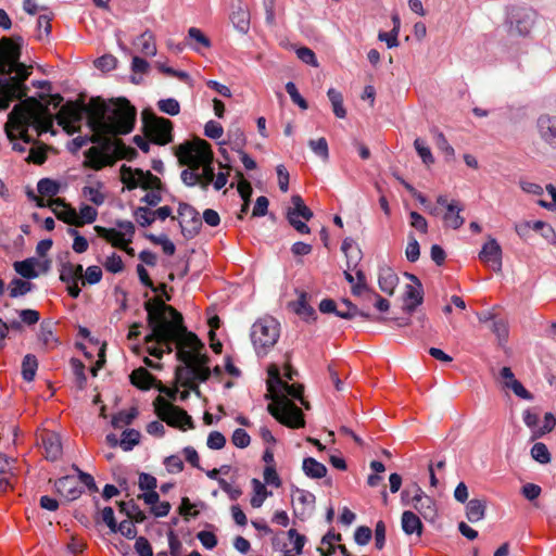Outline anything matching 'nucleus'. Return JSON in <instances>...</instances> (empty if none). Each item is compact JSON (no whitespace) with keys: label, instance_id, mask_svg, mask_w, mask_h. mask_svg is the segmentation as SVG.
Wrapping results in <instances>:
<instances>
[{"label":"nucleus","instance_id":"f257e3e1","mask_svg":"<svg viewBox=\"0 0 556 556\" xmlns=\"http://www.w3.org/2000/svg\"><path fill=\"white\" fill-rule=\"evenodd\" d=\"M144 308L151 328V333L146 338L149 354L161 358L164 353H172L176 348L177 358L182 363L176 369V379L200 396L198 382H204L211 376L207 366L210 358L202 353L204 344L194 333L187 331L181 314L164 301L149 300Z\"/></svg>","mask_w":556,"mask_h":556},{"label":"nucleus","instance_id":"f03ea898","mask_svg":"<svg viewBox=\"0 0 556 556\" xmlns=\"http://www.w3.org/2000/svg\"><path fill=\"white\" fill-rule=\"evenodd\" d=\"M21 38L18 41L3 37L0 40V111L7 110L14 100L26 97L25 80L31 74V66H26L21 59Z\"/></svg>","mask_w":556,"mask_h":556},{"label":"nucleus","instance_id":"7ed1b4c3","mask_svg":"<svg viewBox=\"0 0 556 556\" xmlns=\"http://www.w3.org/2000/svg\"><path fill=\"white\" fill-rule=\"evenodd\" d=\"M268 374V397H270L273 402L268 404L267 410L276 420L289 428H303L305 426L304 415L301 408L289 399L299 400L301 404L308 409L309 405L303 399V386L289 384L283 381L277 368L269 369Z\"/></svg>","mask_w":556,"mask_h":556},{"label":"nucleus","instance_id":"20e7f679","mask_svg":"<svg viewBox=\"0 0 556 556\" xmlns=\"http://www.w3.org/2000/svg\"><path fill=\"white\" fill-rule=\"evenodd\" d=\"M136 117V108L125 98L92 101L89 110V125L99 135H127L132 131Z\"/></svg>","mask_w":556,"mask_h":556},{"label":"nucleus","instance_id":"39448f33","mask_svg":"<svg viewBox=\"0 0 556 556\" xmlns=\"http://www.w3.org/2000/svg\"><path fill=\"white\" fill-rule=\"evenodd\" d=\"M54 116L48 105H43L33 99H27L16 104L9 114L5 124V134L10 141L16 140L14 130L20 132V138L26 144L33 143L34 139L28 134L29 128L35 129L38 135L48 132L53 127Z\"/></svg>","mask_w":556,"mask_h":556},{"label":"nucleus","instance_id":"423d86ee","mask_svg":"<svg viewBox=\"0 0 556 556\" xmlns=\"http://www.w3.org/2000/svg\"><path fill=\"white\" fill-rule=\"evenodd\" d=\"M176 155L180 164L195 166L200 176V188L207 190L215 177L210 143L199 138L181 143L177 147Z\"/></svg>","mask_w":556,"mask_h":556},{"label":"nucleus","instance_id":"0eeeda50","mask_svg":"<svg viewBox=\"0 0 556 556\" xmlns=\"http://www.w3.org/2000/svg\"><path fill=\"white\" fill-rule=\"evenodd\" d=\"M121 180L129 190L138 187L146 190L150 189L151 191L141 199V201L148 205L156 206L161 202L162 197L160 192L155 191V189L160 188L161 180L149 170L143 172L139 168L134 169L129 166L123 165L121 167Z\"/></svg>","mask_w":556,"mask_h":556},{"label":"nucleus","instance_id":"6e6552de","mask_svg":"<svg viewBox=\"0 0 556 556\" xmlns=\"http://www.w3.org/2000/svg\"><path fill=\"white\" fill-rule=\"evenodd\" d=\"M279 323L269 316L260 318L252 326L251 340L258 356H264L277 343Z\"/></svg>","mask_w":556,"mask_h":556},{"label":"nucleus","instance_id":"1a4fd4ad","mask_svg":"<svg viewBox=\"0 0 556 556\" xmlns=\"http://www.w3.org/2000/svg\"><path fill=\"white\" fill-rule=\"evenodd\" d=\"M143 132L155 144L166 146L173 141V123L149 111L142 112Z\"/></svg>","mask_w":556,"mask_h":556},{"label":"nucleus","instance_id":"9d476101","mask_svg":"<svg viewBox=\"0 0 556 556\" xmlns=\"http://www.w3.org/2000/svg\"><path fill=\"white\" fill-rule=\"evenodd\" d=\"M116 228H105L96 226L94 230L98 236L115 248H125L131 243L135 235V225L130 220L117 219L115 222Z\"/></svg>","mask_w":556,"mask_h":556},{"label":"nucleus","instance_id":"9b49d317","mask_svg":"<svg viewBox=\"0 0 556 556\" xmlns=\"http://www.w3.org/2000/svg\"><path fill=\"white\" fill-rule=\"evenodd\" d=\"M155 410L157 416L170 427H178L180 429L193 427L192 418L186 410L162 397L156 399Z\"/></svg>","mask_w":556,"mask_h":556},{"label":"nucleus","instance_id":"f8f14e48","mask_svg":"<svg viewBox=\"0 0 556 556\" xmlns=\"http://www.w3.org/2000/svg\"><path fill=\"white\" fill-rule=\"evenodd\" d=\"M412 501H408L410 490L406 489L402 492L403 504H412V506L426 519L433 520L437 516V508L434 501L425 494V492L418 486H413Z\"/></svg>","mask_w":556,"mask_h":556},{"label":"nucleus","instance_id":"ddd939ff","mask_svg":"<svg viewBox=\"0 0 556 556\" xmlns=\"http://www.w3.org/2000/svg\"><path fill=\"white\" fill-rule=\"evenodd\" d=\"M291 203L292 207L288 210L287 214L288 222L298 232L302 235L309 233V227L304 222L300 220V217L305 220H309L313 217V212L305 205L303 199L299 194L292 195Z\"/></svg>","mask_w":556,"mask_h":556},{"label":"nucleus","instance_id":"4468645a","mask_svg":"<svg viewBox=\"0 0 556 556\" xmlns=\"http://www.w3.org/2000/svg\"><path fill=\"white\" fill-rule=\"evenodd\" d=\"M536 13L530 8L515 7L508 12L507 20L510 24V30L520 36H526L530 33Z\"/></svg>","mask_w":556,"mask_h":556},{"label":"nucleus","instance_id":"2eb2a0df","mask_svg":"<svg viewBox=\"0 0 556 556\" xmlns=\"http://www.w3.org/2000/svg\"><path fill=\"white\" fill-rule=\"evenodd\" d=\"M178 214L181 217L180 227L185 237L192 238L201 229L202 219L198 211L187 203H180Z\"/></svg>","mask_w":556,"mask_h":556},{"label":"nucleus","instance_id":"dca6fc26","mask_svg":"<svg viewBox=\"0 0 556 556\" xmlns=\"http://www.w3.org/2000/svg\"><path fill=\"white\" fill-rule=\"evenodd\" d=\"M112 142H108L104 147H92L86 153V163L94 170H100L105 166L114 164L115 157L111 153Z\"/></svg>","mask_w":556,"mask_h":556},{"label":"nucleus","instance_id":"f3484780","mask_svg":"<svg viewBox=\"0 0 556 556\" xmlns=\"http://www.w3.org/2000/svg\"><path fill=\"white\" fill-rule=\"evenodd\" d=\"M479 258L494 271L502 268V248L494 238H490L482 247Z\"/></svg>","mask_w":556,"mask_h":556},{"label":"nucleus","instance_id":"a211bd4d","mask_svg":"<svg viewBox=\"0 0 556 556\" xmlns=\"http://www.w3.org/2000/svg\"><path fill=\"white\" fill-rule=\"evenodd\" d=\"M39 440L43 448L45 457L48 460L54 462L62 455L61 438L58 433L52 431H43Z\"/></svg>","mask_w":556,"mask_h":556},{"label":"nucleus","instance_id":"6ab92c4d","mask_svg":"<svg viewBox=\"0 0 556 556\" xmlns=\"http://www.w3.org/2000/svg\"><path fill=\"white\" fill-rule=\"evenodd\" d=\"M536 127L541 139L553 149H556V116L541 115L538 118Z\"/></svg>","mask_w":556,"mask_h":556},{"label":"nucleus","instance_id":"aec40b11","mask_svg":"<svg viewBox=\"0 0 556 556\" xmlns=\"http://www.w3.org/2000/svg\"><path fill=\"white\" fill-rule=\"evenodd\" d=\"M233 27L241 34H247L250 29V12L241 0L231 4L229 15Z\"/></svg>","mask_w":556,"mask_h":556},{"label":"nucleus","instance_id":"412c9836","mask_svg":"<svg viewBox=\"0 0 556 556\" xmlns=\"http://www.w3.org/2000/svg\"><path fill=\"white\" fill-rule=\"evenodd\" d=\"M51 205H62L61 210L53 208V213L60 220L68 225H74L76 227L83 226V223L79 220L78 213L76 212V210L66 204L63 199L56 198L51 200Z\"/></svg>","mask_w":556,"mask_h":556},{"label":"nucleus","instance_id":"4be33fe9","mask_svg":"<svg viewBox=\"0 0 556 556\" xmlns=\"http://www.w3.org/2000/svg\"><path fill=\"white\" fill-rule=\"evenodd\" d=\"M341 250L346 257V267L349 270L356 269L362 260V251L352 238H345Z\"/></svg>","mask_w":556,"mask_h":556},{"label":"nucleus","instance_id":"5701e85b","mask_svg":"<svg viewBox=\"0 0 556 556\" xmlns=\"http://www.w3.org/2000/svg\"><path fill=\"white\" fill-rule=\"evenodd\" d=\"M462 211L463 206L459 204L458 201L453 200L452 202H450L446 212L443 215V220L445 225L453 229L460 228L465 223V218L460 216Z\"/></svg>","mask_w":556,"mask_h":556},{"label":"nucleus","instance_id":"b1692460","mask_svg":"<svg viewBox=\"0 0 556 556\" xmlns=\"http://www.w3.org/2000/svg\"><path fill=\"white\" fill-rule=\"evenodd\" d=\"M137 50L146 56H154L156 54L155 36L151 30L143 31L134 41Z\"/></svg>","mask_w":556,"mask_h":556},{"label":"nucleus","instance_id":"393cba45","mask_svg":"<svg viewBox=\"0 0 556 556\" xmlns=\"http://www.w3.org/2000/svg\"><path fill=\"white\" fill-rule=\"evenodd\" d=\"M401 523H402V530L404 531L405 534H407V535L417 534L418 536L421 535L422 523H421L420 518L415 513H413L410 510H405L402 514Z\"/></svg>","mask_w":556,"mask_h":556},{"label":"nucleus","instance_id":"a878e982","mask_svg":"<svg viewBox=\"0 0 556 556\" xmlns=\"http://www.w3.org/2000/svg\"><path fill=\"white\" fill-rule=\"evenodd\" d=\"M378 283L382 292L391 295L399 283V277L391 268L382 267L379 270Z\"/></svg>","mask_w":556,"mask_h":556},{"label":"nucleus","instance_id":"bb28decb","mask_svg":"<svg viewBox=\"0 0 556 556\" xmlns=\"http://www.w3.org/2000/svg\"><path fill=\"white\" fill-rule=\"evenodd\" d=\"M83 278V266L80 264H73L64 262L60 268V279L62 282H79Z\"/></svg>","mask_w":556,"mask_h":556},{"label":"nucleus","instance_id":"cd10ccee","mask_svg":"<svg viewBox=\"0 0 556 556\" xmlns=\"http://www.w3.org/2000/svg\"><path fill=\"white\" fill-rule=\"evenodd\" d=\"M336 315L344 319H352L356 316H359L364 319L375 320V318L368 312L358 309L357 306L349 300L343 301L342 307L336 311Z\"/></svg>","mask_w":556,"mask_h":556},{"label":"nucleus","instance_id":"c85d7f7f","mask_svg":"<svg viewBox=\"0 0 556 556\" xmlns=\"http://www.w3.org/2000/svg\"><path fill=\"white\" fill-rule=\"evenodd\" d=\"M188 40H189L190 48L197 52H201L202 49H208L212 46L210 38L206 37L197 27L189 28Z\"/></svg>","mask_w":556,"mask_h":556},{"label":"nucleus","instance_id":"c756f323","mask_svg":"<svg viewBox=\"0 0 556 556\" xmlns=\"http://www.w3.org/2000/svg\"><path fill=\"white\" fill-rule=\"evenodd\" d=\"M486 503L483 500L472 498L467 503L466 516L470 522H477L484 518Z\"/></svg>","mask_w":556,"mask_h":556},{"label":"nucleus","instance_id":"7c9ffc66","mask_svg":"<svg viewBox=\"0 0 556 556\" xmlns=\"http://www.w3.org/2000/svg\"><path fill=\"white\" fill-rule=\"evenodd\" d=\"M302 469L304 473L312 479H320L327 475L326 466L313 457L303 459Z\"/></svg>","mask_w":556,"mask_h":556},{"label":"nucleus","instance_id":"2f4dec72","mask_svg":"<svg viewBox=\"0 0 556 556\" xmlns=\"http://www.w3.org/2000/svg\"><path fill=\"white\" fill-rule=\"evenodd\" d=\"M38 261L35 257H29L24 261H17L13 264L14 270L26 279H34L38 277L36 266Z\"/></svg>","mask_w":556,"mask_h":556},{"label":"nucleus","instance_id":"473e14b6","mask_svg":"<svg viewBox=\"0 0 556 556\" xmlns=\"http://www.w3.org/2000/svg\"><path fill=\"white\" fill-rule=\"evenodd\" d=\"M103 184L97 181L94 185L85 186L81 190L83 197L97 206H100L105 201V194L102 192Z\"/></svg>","mask_w":556,"mask_h":556},{"label":"nucleus","instance_id":"72a5a7b5","mask_svg":"<svg viewBox=\"0 0 556 556\" xmlns=\"http://www.w3.org/2000/svg\"><path fill=\"white\" fill-rule=\"evenodd\" d=\"M134 386L142 390H149L154 382V377L143 367L135 369L130 375Z\"/></svg>","mask_w":556,"mask_h":556},{"label":"nucleus","instance_id":"f704fd0d","mask_svg":"<svg viewBox=\"0 0 556 556\" xmlns=\"http://www.w3.org/2000/svg\"><path fill=\"white\" fill-rule=\"evenodd\" d=\"M55 488L59 492L66 493L65 496L70 501L76 500L81 494V490L75 485V481L71 477L60 478L55 482Z\"/></svg>","mask_w":556,"mask_h":556},{"label":"nucleus","instance_id":"c9c22d12","mask_svg":"<svg viewBox=\"0 0 556 556\" xmlns=\"http://www.w3.org/2000/svg\"><path fill=\"white\" fill-rule=\"evenodd\" d=\"M39 340L47 350H52L59 345V339L54 336L50 323H41L39 331Z\"/></svg>","mask_w":556,"mask_h":556},{"label":"nucleus","instance_id":"e433bc0d","mask_svg":"<svg viewBox=\"0 0 556 556\" xmlns=\"http://www.w3.org/2000/svg\"><path fill=\"white\" fill-rule=\"evenodd\" d=\"M291 306L294 313L305 320L315 316V309L306 302L305 293H302L295 302L291 303Z\"/></svg>","mask_w":556,"mask_h":556},{"label":"nucleus","instance_id":"4c0bfd02","mask_svg":"<svg viewBox=\"0 0 556 556\" xmlns=\"http://www.w3.org/2000/svg\"><path fill=\"white\" fill-rule=\"evenodd\" d=\"M327 96L331 102L334 115L338 118H344L346 116V110L343 106L342 93L334 88H330L327 92Z\"/></svg>","mask_w":556,"mask_h":556},{"label":"nucleus","instance_id":"58836bf2","mask_svg":"<svg viewBox=\"0 0 556 556\" xmlns=\"http://www.w3.org/2000/svg\"><path fill=\"white\" fill-rule=\"evenodd\" d=\"M112 148L114 154L118 159L131 161L136 159L138 155V152L135 148L125 144L121 139H115L114 141H112Z\"/></svg>","mask_w":556,"mask_h":556},{"label":"nucleus","instance_id":"ea45409f","mask_svg":"<svg viewBox=\"0 0 556 556\" xmlns=\"http://www.w3.org/2000/svg\"><path fill=\"white\" fill-rule=\"evenodd\" d=\"M80 113L71 104L63 105L58 114L60 125L67 127L68 124L79 121Z\"/></svg>","mask_w":556,"mask_h":556},{"label":"nucleus","instance_id":"a19ab883","mask_svg":"<svg viewBox=\"0 0 556 556\" xmlns=\"http://www.w3.org/2000/svg\"><path fill=\"white\" fill-rule=\"evenodd\" d=\"M140 432L135 429H126L122 433V439L119 440V446L125 452L131 451L140 441Z\"/></svg>","mask_w":556,"mask_h":556},{"label":"nucleus","instance_id":"79ce46f5","mask_svg":"<svg viewBox=\"0 0 556 556\" xmlns=\"http://www.w3.org/2000/svg\"><path fill=\"white\" fill-rule=\"evenodd\" d=\"M422 302L420 287L407 285L405 291V305L408 311H414Z\"/></svg>","mask_w":556,"mask_h":556},{"label":"nucleus","instance_id":"37998d69","mask_svg":"<svg viewBox=\"0 0 556 556\" xmlns=\"http://www.w3.org/2000/svg\"><path fill=\"white\" fill-rule=\"evenodd\" d=\"M37 368H38L37 358L31 354H27L24 357L23 363H22L23 379L27 382L33 381L35 378Z\"/></svg>","mask_w":556,"mask_h":556},{"label":"nucleus","instance_id":"c03bdc74","mask_svg":"<svg viewBox=\"0 0 556 556\" xmlns=\"http://www.w3.org/2000/svg\"><path fill=\"white\" fill-rule=\"evenodd\" d=\"M252 486L254 496L251 498V505L254 508H258L263 505L265 498L271 493L267 492L265 484L257 479L252 480Z\"/></svg>","mask_w":556,"mask_h":556},{"label":"nucleus","instance_id":"a18cd8bd","mask_svg":"<svg viewBox=\"0 0 556 556\" xmlns=\"http://www.w3.org/2000/svg\"><path fill=\"white\" fill-rule=\"evenodd\" d=\"M37 190L43 197H54L60 192V185L50 178H42L37 184Z\"/></svg>","mask_w":556,"mask_h":556},{"label":"nucleus","instance_id":"49530a36","mask_svg":"<svg viewBox=\"0 0 556 556\" xmlns=\"http://www.w3.org/2000/svg\"><path fill=\"white\" fill-rule=\"evenodd\" d=\"M33 288V283L18 278H14L10 283V296L18 298L25 295Z\"/></svg>","mask_w":556,"mask_h":556},{"label":"nucleus","instance_id":"de8ad7c7","mask_svg":"<svg viewBox=\"0 0 556 556\" xmlns=\"http://www.w3.org/2000/svg\"><path fill=\"white\" fill-rule=\"evenodd\" d=\"M530 453L532 458L540 464H548L551 462V453L547 446L542 442L533 444Z\"/></svg>","mask_w":556,"mask_h":556},{"label":"nucleus","instance_id":"09e8293b","mask_svg":"<svg viewBox=\"0 0 556 556\" xmlns=\"http://www.w3.org/2000/svg\"><path fill=\"white\" fill-rule=\"evenodd\" d=\"M136 416L137 410L135 408L131 410H122L113 416L111 424L114 428H122L123 426L130 425Z\"/></svg>","mask_w":556,"mask_h":556},{"label":"nucleus","instance_id":"8fccbe9b","mask_svg":"<svg viewBox=\"0 0 556 556\" xmlns=\"http://www.w3.org/2000/svg\"><path fill=\"white\" fill-rule=\"evenodd\" d=\"M188 168L184 169L180 174L182 182L188 187L200 186V176L195 166L185 164Z\"/></svg>","mask_w":556,"mask_h":556},{"label":"nucleus","instance_id":"3c124183","mask_svg":"<svg viewBox=\"0 0 556 556\" xmlns=\"http://www.w3.org/2000/svg\"><path fill=\"white\" fill-rule=\"evenodd\" d=\"M157 108L161 112L172 116H176L180 112V104L174 98L162 99L157 102Z\"/></svg>","mask_w":556,"mask_h":556},{"label":"nucleus","instance_id":"603ef678","mask_svg":"<svg viewBox=\"0 0 556 556\" xmlns=\"http://www.w3.org/2000/svg\"><path fill=\"white\" fill-rule=\"evenodd\" d=\"M134 216L141 227H148L154 222V214L148 207L139 206L135 210Z\"/></svg>","mask_w":556,"mask_h":556},{"label":"nucleus","instance_id":"864d4df0","mask_svg":"<svg viewBox=\"0 0 556 556\" xmlns=\"http://www.w3.org/2000/svg\"><path fill=\"white\" fill-rule=\"evenodd\" d=\"M414 147L425 164L429 165L434 162V157L431 153L430 148L428 146H426V143L422 139H420V138L415 139Z\"/></svg>","mask_w":556,"mask_h":556},{"label":"nucleus","instance_id":"5fc2aeb1","mask_svg":"<svg viewBox=\"0 0 556 556\" xmlns=\"http://www.w3.org/2000/svg\"><path fill=\"white\" fill-rule=\"evenodd\" d=\"M308 146L316 155L321 157L324 161L328 160L329 149H328V142L325 138H319L317 140H309Z\"/></svg>","mask_w":556,"mask_h":556},{"label":"nucleus","instance_id":"6e6d98bb","mask_svg":"<svg viewBox=\"0 0 556 556\" xmlns=\"http://www.w3.org/2000/svg\"><path fill=\"white\" fill-rule=\"evenodd\" d=\"M296 56L305 64L311 65L313 67H318L319 63L317 61L315 52L307 48V47H301L296 49L295 51Z\"/></svg>","mask_w":556,"mask_h":556},{"label":"nucleus","instance_id":"4d7b16f0","mask_svg":"<svg viewBox=\"0 0 556 556\" xmlns=\"http://www.w3.org/2000/svg\"><path fill=\"white\" fill-rule=\"evenodd\" d=\"M531 228L535 231H539L543 238H545L547 241L552 242L556 239V233L554 229L542 220H535L532 222Z\"/></svg>","mask_w":556,"mask_h":556},{"label":"nucleus","instance_id":"13d9d810","mask_svg":"<svg viewBox=\"0 0 556 556\" xmlns=\"http://www.w3.org/2000/svg\"><path fill=\"white\" fill-rule=\"evenodd\" d=\"M103 265L108 271L113 274L121 273L124 269L123 260L116 253H112L110 256H108Z\"/></svg>","mask_w":556,"mask_h":556},{"label":"nucleus","instance_id":"bf43d9fd","mask_svg":"<svg viewBox=\"0 0 556 556\" xmlns=\"http://www.w3.org/2000/svg\"><path fill=\"white\" fill-rule=\"evenodd\" d=\"M286 91L290 96L293 103L298 104L302 110L307 109L306 100L300 94L294 83L289 81L286 84Z\"/></svg>","mask_w":556,"mask_h":556},{"label":"nucleus","instance_id":"052dcab7","mask_svg":"<svg viewBox=\"0 0 556 556\" xmlns=\"http://www.w3.org/2000/svg\"><path fill=\"white\" fill-rule=\"evenodd\" d=\"M67 232H68V235L74 237L73 250L76 253L81 254L88 250L89 243H88L87 239L85 237L80 236L76 229L70 228L67 230Z\"/></svg>","mask_w":556,"mask_h":556},{"label":"nucleus","instance_id":"680f3d73","mask_svg":"<svg viewBox=\"0 0 556 556\" xmlns=\"http://www.w3.org/2000/svg\"><path fill=\"white\" fill-rule=\"evenodd\" d=\"M406 258L414 263L419 258L420 255V247L418 241L413 235H409L408 237V243L405 250Z\"/></svg>","mask_w":556,"mask_h":556},{"label":"nucleus","instance_id":"e2e57ef3","mask_svg":"<svg viewBox=\"0 0 556 556\" xmlns=\"http://www.w3.org/2000/svg\"><path fill=\"white\" fill-rule=\"evenodd\" d=\"M492 331L497 337L500 344L507 341L508 338V326L503 319H495L492 323Z\"/></svg>","mask_w":556,"mask_h":556},{"label":"nucleus","instance_id":"0e129e2a","mask_svg":"<svg viewBox=\"0 0 556 556\" xmlns=\"http://www.w3.org/2000/svg\"><path fill=\"white\" fill-rule=\"evenodd\" d=\"M97 216L98 211L94 207L88 204H83L79 207L78 218L83 223V225L92 224L97 219Z\"/></svg>","mask_w":556,"mask_h":556},{"label":"nucleus","instance_id":"69168bd1","mask_svg":"<svg viewBox=\"0 0 556 556\" xmlns=\"http://www.w3.org/2000/svg\"><path fill=\"white\" fill-rule=\"evenodd\" d=\"M224 134L223 126L215 121H208L204 126V135L211 139L217 140Z\"/></svg>","mask_w":556,"mask_h":556},{"label":"nucleus","instance_id":"338daca9","mask_svg":"<svg viewBox=\"0 0 556 556\" xmlns=\"http://www.w3.org/2000/svg\"><path fill=\"white\" fill-rule=\"evenodd\" d=\"M231 441L237 447L244 448L249 446L251 439L244 429L238 428L233 431Z\"/></svg>","mask_w":556,"mask_h":556},{"label":"nucleus","instance_id":"774afa93","mask_svg":"<svg viewBox=\"0 0 556 556\" xmlns=\"http://www.w3.org/2000/svg\"><path fill=\"white\" fill-rule=\"evenodd\" d=\"M135 551L139 556H153L152 546L144 536L136 538Z\"/></svg>","mask_w":556,"mask_h":556}]
</instances>
